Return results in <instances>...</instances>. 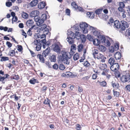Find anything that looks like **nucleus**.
<instances>
[{"label": "nucleus", "instance_id": "nucleus-1", "mask_svg": "<svg viewBox=\"0 0 130 130\" xmlns=\"http://www.w3.org/2000/svg\"><path fill=\"white\" fill-rule=\"evenodd\" d=\"M79 27L81 31L84 34L87 33L89 30H93L94 29V27L88 25L86 22L80 23L79 24Z\"/></svg>", "mask_w": 130, "mask_h": 130}, {"label": "nucleus", "instance_id": "nucleus-2", "mask_svg": "<svg viewBox=\"0 0 130 130\" xmlns=\"http://www.w3.org/2000/svg\"><path fill=\"white\" fill-rule=\"evenodd\" d=\"M61 59L63 63L67 64H68L70 63L69 59L71 57V55L69 52L64 51L62 52Z\"/></svg>", "mask_w": 130, "mask_h": 130}, {"label": "nucleus", "instance_id": "nucleus-3", "mask_svg": "<svg viewBox=\"0 0 130 130\" xmlns=\"http://www.w3.org/2000/svg\"><path fill=\"white\" fill-rule=\"evenodd\" d=\"M102 43L107 46H109L110 45V42L112 41L111 38L108 37H105L104 36H101V38Z\"/></svg>", "mask_w": 130, "mask_h": 130}, {"label": "nucleus", "instance_id": "nucleus-4", "mask_svg": "<svg viewBox=\"0 0 130 130\" xmlns=\"http://www.w3.org/2000/svg\"><path fill=\"white\" fill-rule=\"evenodd\" d=\"M121 80L123 82H130V74L129 73H126L123 75L121 77Z\"/></svg>", "mask_w": 130, "mask_h": 130}, {"label": "nucleus", "instance_id": "nucleus-5", "mask_svg": "<svg viewBox=\"0 0 130 130\" xmlns=\"http://www.w3.org/2000/svg\"><path fill=\"white\" fill-rule=\"evenodd\" d=\"M121 25L120 29L122 31L125 30L126 28L129 27V25L126 21H121Z\"/></svg>", "mask_w": 130, "mask_h": 130}, {"label": "nucleus", "instance_id": "nucleus-6", "mask_svg": "<svg viewBox=\"0 0 130 130\" xmlns=\"http://www.w3.org/2000/svg\"><path fill=\"white\" fill-rule=\"evenodd\" d=\"M59 43L55 44L54 45H53L52 46V48H53L54 51L57 53L60 52V48L59 46Z\"/></svg>", "mask_w": 130, "mask_h": 130}, {"label": "nucleus", "instance_id": "nucleus-7", "mask_svg": "<svg viewBox=\"0 0 130 130\" xmlns=\"http://www.w3.org/2000/svg\"><path fill=\"white\" fill-rule=\"evenodd\" d=\"M111 66L110 69L113 71L116 72L119 69V66L118 63H115Z\"/></svg>", "mask_w": 130, "mask_h": 130}, {"label": "nucleus", "instance_id": "nucleus-8", "mask_svg": "<svg viewBox=\"0 0 130 130\" xmlns=\"http://www.w3.org/2000/svg\"><path fill=\"white\" fill-rule=\"evenodd\" d=\"M96 58L100 60L102 62H104L105 61V60H104V56L100 53H99L95 56V58Z\"/></svg>", "mask_w": 130, "mask_h": 130}, {"label": "nucleus", "instance_id": "nucleus-9", "mask_svg": "<svg viewBox=\"0 0 130 130\" xmlns=\"http://www.w3.org/2000/svg\"><path fill=\"white\" fill-rule=\"evenodd\" d=\"M67 34L68 37L69 38H70L73 39H75V38L74 33L70 30L68 31Z\"/></svg>", "mask_w": 130, "mask_h": 130}, {"label": "nucleus", "instance_id": "nucleus-10", "mask_svg": "<svg viewBox=\"0 0 130 130\" xmlns=\"http://www.w3.org/2000/svg\"><path fill=\"white\" fill-rule=\"evenodd\" d=\"M94 30V28L92 30H91V31H91L93 32V34L95 36H96L98 38H99V37L101 38V36H102L100 35V32L98 30H95V31H93V30Z\"/></svg>", "mask_w": 130, "mask_h": 130}, {"label": "nucleus", "instance_id": "nucleus-11", "mask_svg": "<svg viewBox=\"0 0 130 130\" xmlns=\"http://www.w3.org/2000/svg\"><path fill=\"white\" fill-rule=\"evenodd\" d=\"M39 12L38 11L35 10L32 11L30 13V16L31 17H35L37 15H38L39 14Z\"/></svg>", "mask_w": 130, "mask_h": 130}, {"label": "nucleus", "instance_id": "nucleus-12", "mask_svg": "<svg viewBox=\"0 0 130 130\" xmlns=\"http://www.w3.org/2000/svg\"><path fill=\"white\" fill-rule=\"evenodd\" d=\"M50 47H47L46 49L43 51L42 53L44 57H46V56L48 55L50 52Z\"/></svg>", "mask_w": 130, "mask_h": 130}, {"label": "nucleus", "instance_id": "nucleus-13", "mask_svg": "<svg viewBox=\"0 0 130 130\" xmlns=\"http://www.w3.org/2000/svg\"><path fill=\"white\" fill-rule=\"evenodd\" d=\"M38 0H33L30 3V6L34 7L36 6L38 3Z\"/></svg>", "mask_w": 130, "mask_h": 130}, {"label": "nucleus", "instance_id": "nucleus-14", "mask_svg": "<svg viewBox=\"0 0 130 130\" xmlns=\"http://www.w3.org/2000/svg\"><path fill=\"white\" fill-rule=\"evenodd\" d=\"M88 17L90 19H93L94 17V13L92 12H88L87 13Z\"/></svg>", "mask_w": 130, "mask_h": 130}, {"label": "nucleus", "instance_id": "nucleus-15", "mask_svg": "<svg viewBox=\"0 0 130 130\" xmlns=\"http://www.w3.org/2000/svg\"><path fill=\"white\" fill-rule=\"evenodd\" d=\"M37 58H38L40 61L44 63V59L43 57V56L41 54H38L37 55Z\"/></svg>", "mask_w": 130, "mask_h": 130}, {"label": "nucleus", "instance_id": "nucleus-16", "mask_svg": "<svg viewBox=\"0 0 130 130\" xmlns=\"http://www.w3.org/2000/svg\"><path fill=\"white\" fill-rule=\"evenodd\" d=\"M114 25L116 28H120L121 24L120 22L118 20H116L114 22Z\"/></svg>", "mask_w": 130, "mask_h": 130}, {"label": "nucleus", "instance_id": "nucleus-17", "mask_svg": "<svg viewBox=\"0 0 130 130\" xmlns=\"http://www.w3.org/2000/svg\"><path fill=\"white\" fill-rule=\"evenodd\" d=\"M114 57L116 60H119L121 57V55L120 53L119 52H116L115 54Z\"/></svg>", "mask_w": 130, "mask_h": 130}, {"label": "nucleus", "instance_id": "nucleus-18", "mask_svg": "<svg viewBox=\"0 0 130 130\" xmlns=\"http://www.w3.org/2000/svg\"><path fill=\"white\" fill-rule=\"evenodd\" d=\"M100 68L101 70H104L107 67V65L105 63H100L99 65Z\"/></svg>", "mask_w": 130, "mask_h": 130}, {"label": "nucleus", "instance_id": "nucleus-19", "mask_svg": "<svg viewBox=\"0 0 130 130\" xmlns=\"http://www.w3.org/2000/svg\"><path fill=\"white\" fill-rule=\"evenodd\" d=\"M93 44L95 45H98L100 43V42L97 39H94L92 41Z\"/></svg>", "mask_w": 130, "mask_h": 130}, {"label": "nucleus", "instance_id": "nucleus-20", "mask_svg": "<svg viewBox=\"0 0 130 130\" xmlns=\"http://www.w3.org/2000/svg\"><path fill=\"white\" fill-rule=\"evenodd\" d=\"M45 4L44 2H42L39 3L38 5V8L39 9H43L44 8Z\"/></svg>", "mask_w": 130, "mask_h": 130}, {"label": "nucleus", "instance_id": "nucleus-21", "mask_svg": "<svg viewBox=\"0 0 130 130\" xmlns=\"http://www.w3.org/2000/svg\"><path fill=\"white\" fill-rule=\"evenodd\" d=\"M98 49L102 52H104L105 51L106 48L102 45H100L98 47Z\"/></svg>", "mask_w": 130, "mask_h": 130}, {"label": "nucleus", "instance_id": "nucleus-22", "mask_svg": "<svg viewBox=\"0 0 130 130\" xmlns=\"http://www.w3.org/2000/svg\"><path fill=\"white\" fill-rule=\"evenodd\" d=\"M74 39H73L70 38H69V37H67L66 40L67 41L69 42V44H72L74 43Z\"/></svg>", "mask_w": 130, "mask_h": 130}, {"label": "nucleus", "instance_id": "nucleus-23", "mask_svg": "<svg viewBox=\"0 0 130 130\" xmlns=\"http://www.w3.org/2000/svg\"><path fill=\"white\" fill-rule=\"evenodd\" d=\"M21 14L22 17L24 19H27L28 17V14L24 12H22Z\"/></svg>", "mask_w": 130, "mask_h": 130}, {"label": "nucleus", "instance_id": "nucleus-24", "mask_svg": "<svg viewBox=\"0 0 130 130\" xmlns=\"http://www.w3.org/2000/svg\"><path fill=\"white\" fill-rule=\"evenodd\" d=\"M46 24H44L41 25L40 29L41 30H44L46 31H47L46 34H47L48 32V29L46 28Z\"/></svg>", "mask_w": 130, "mask_h": 130}, {"label": "nucleus", "instance_id": "nucleus-25", "mask_svg": "<svg viewBox=\"0 0 130 130\" xmlns=\"http://www.w3.org/2000/svg\"><path fill=\"white\" fill-rule=\"evenodd\" d=\"M108 62L109 64L111 65L114 63L115 60L113 58L111 57L109 59Z\"/></svg>", "mask_w": 130, "mask_h": 130}, {"label": "nucleus", "instance_id": "nucleus-26", "mask_svg": "<svg viewBox=\"0 0 130 130\" xmlns=\"http://www.w3.org/2000/svg\"><path fill=\"white\" fill-rule=\"evenodd\" d=\"M33 23V21L32 20H29L26 22V24L27 26H31Z\"/></svg>", "mask_w": 130, "mask_h": 130}, {"label": "nucleus", "instance_id": "nucleus-27", "mask_svg": "<svg viewBox=\"0 0 130 130\" xmlns=\"http://www.w3.org/2000/svg\"><path fill=\"white\" fill-rule=\"evenodd\" d=\"M79 38L80 39L82 42H85L86 41V38L84 35H81Z\"/></svg>", "mask_w": 130, "mask_h": 130}, {"label": "nucleus", "instance_id": "nucleus-28", "mask_svg": "<svg viewBox=\"0 0 130 130\" xmlns=\"http://www.w3.org/2000/svg\"><path fill=\"white\" fill-rule=\"evenodd\" d=\"M71 5L73 8H74V9L76 10H77L78 6L76 3L74 2H72L71 4Z\"/></svg>", "mask_w": 130, "mask_h": 130}, {"label": "nucleus", "instance_id": "nucleus-29", "mask_svg": "<svg viewBox=\"0 0 130 130\" xmlns=\"http://www.w3.org/2000/svg\"><path fill=\"white\" fill-rule=\"evenodd\" d=\"M98 53V51L97 50L94 49L92 51L93 55V57L95 58V56Z\"/></svg>", "mask_w": 130, "mask_h": 130}, {"label": "nucleus", "instance_id": "nucleus-30", "mask_svg": "<svg viewBox=\"0 0 130 130\" xmlns=\"http://www.w3.org/2000/svg\"><path fill=\"white\" fill-rule=\"evenodd\" d=\"M11 79L18 80L19 79V76L18 75H12L11 76Z\"/></svg>", "mask_w": 130, "mask_h": 130}, {"label": "nucleus", "instance_id": "nucleus-31", "mask_svg": "<svg viewBox=\"0 0 130 130\" xmlns=\"http://www.w3.org/2000/svg\"><path fill=\"white\" fill-rule=\"evenodd\" d=\"M34 47H35L36 50L37 51H39L41 49V45L40 43H39L38 45H36V46Z\"/></svg>", "mask_w": 130, "mask_h": 130}, {"label": "nucleus", "instance_id": "nucleus-32", "mask_svg": "<svg viewBox=\"0 0 130 130\" xmlns=\"http://www.w3.org/2000/svg\"><path fill=\"white\" fill-rule=\"evenodd\" d=\"M77 47V49L78 50V51L79 52H80L83 48V45L82 44H79Z\"/></svg>", "mask_w": 130, "mask_h": 130}, {"label": "nucleus", "instance_id": "nucleus-33", "mask_svg": "<svg viewBox=\"0 0 130 130\" xmlns=\"http://www.w3.org/2000/svg\"><path fill=\"white\" fill-rule=\"evenodd\" d=\"M98 82L100 84V85L102 86L103 87L106 86L107 84L106 82L105 81L101 82L98 80Z\"/></svg>", "mask_w": 130, "mask_h": 130}, {"label": "nucleus", "instance_id": "nucleus-34", "mask_svg": "<svg viewBox=\"0 0 130 130\" xmlns=\"http://www.w3.org/2000/svg\"><path fill=\"white\" fill-rule=\"evenodd\" d=\"M114 20L112 18H111L110 20L108 22V24L110 26L113 25L114 24Z\"/></svg>", "mask_w": 130, "mask_h": 130}, {"label": "nucleus", "instance_id": "nucleus-35", "mask_svg": "<svg viewBox=\"0 0 130 130\" xmlns=\"http://www.w3.org/2000/svg\"><path fill=\"white\" fill-rule=\"evenodd\" d=\"M44 21L42 20L41 19H40V18L39 20L38 21L37 23V24L38 26H40L43 23Z\"/></svg>", "mask_w": 130, "mask_h": 130}, {"label": "nucleus", "instance_id": "nucleus-36", "mask_svg": "<svg viewBox=\"0 0 130 130\" xmlns=\"http://www.w3.org/2000/svg\"><path fill=\"white\" fill-rule=\"evenodd\" d=\"M87 38L89 41H93V36L89 34L87 35Z\"/></svg>", "mask_w": 130, "mask_h": 130}, {"label": "nucleus", "instance_id": "nucleus-37", "mask_svg": "<svg viewBox=\"0 0 130 130\" xmlns=\"http://www.w3.org/2000/svg\"><path fill=\"white\" fill-rule=\"evenodd\" d=\"M79 58V54L77 53L75 54L73 56V59L74 60H76L78 59Z\"/></svg>", "mask_w": 130, "mask_h": 130}, {"label": "nucleus", "instance_id": "nucleus-38", "mask_svg": "<svg viewBox=\"0 0 130 130\" xmlns=\"http://www.w3.org/2000/svg\"><path fill=\"white\" fill-rule=\"evenodd\" d=\"M112 85L113 87L116 89L118 88L119 86L117 83H113V82H112Z\"/></svg>", "mask_w": 130, "mask_h": 130}, {"label": "nucleus", "instance_id": "nucleus-39", "mask_svg": "<svg viewBox=\"0 0 130 130\" xmlns=\"http://www.w3.org/2000/svg\"><path fill=\"white\" fill-rule=\"evenodd\" d=\"M9 60V58L7 57H2L0 60L1 61H5Z\"/></svg>", "mask_w": 130, "mask_h": 130}, {"label": "nucleus", "instance_id": "nucleus-40", "mask_svg": "<svg viewBox=\"0 0 130 130\" xmlns=\"http://www.w3.org/2000/svg\"><path fill=\"white\" fill-rule=\"evenodd\" d=\"M75 35L77 39H79L80 36L81 35L80 33L78 31H76L75 34Z\"/></svg>", "mask_w": 130, "mask_h": 130}, {"label": "nucleus", "instance_id": "nucleus-41", "mask_svg": "<svg viewBox=\"0 0 130 130\" xmlns=\"http://www.w3.org/2000/svg\"><path fill=\"white\" fill-rule=\"evenodd\" d=\"M51 61L52 62H55L56 60L55 55H53L51 57L50 59Z\"/></svg>", "mask_w": 130, "mask_h": 130}, {"label": "nucleus", "instance_id": "nucleus-42", "mask_svg": "<svg viewBox=\"0 0 130 130\" xmlns=\"http://www.w3.org/2000/svg\"><path fill=\"white\" fill-rule=\"evenodd\" d=\"M9 55L10 56H13L14 55L15 52L13 50H11L9 53Z\"/></svg>", "mask_w": 130, "mask_h": 130}, {"label": "nucleus", "instance_id": "nucleus-43", "mask_svg": "<svg viewBox=\"0 0 130 130\" xmlns=\"http://www.w3.org/2000/svg\"><path fill=\"white\" fill-rule=\"evenodd\" d=\"M50 101L49 99H48V98H46L45 100L44 103L45 104L47 105H49V106H50Z\"/></svg>", "mask_w": 130, "mask_h": 130}, {"label": "nucleus", "instance_id": "nucleus-44", "mask_svg": "<svg viewBox=\"0 0 130 130\" xmlns=\"http://www.w3.org/2000/svg\"><path fill=\"white\" fill-rule=\"evenodd\" d=\"M58 68L60 70H63L65 69V67L63 64H60L58 66Z\"/></svg>", "mask_w": 130, "mask_h": 130}, {"label": "nucleus", "instance_id": "nucleus-45", "mask_svg": "<svg viewBox=\"0 0 130 130\" xmlns=\"http://www.w3.org/2000/svg\"><path fill=\"white\" fill-rule=\"evenodd\" d=\"M102 10H103L102 9H97V10H96L95 11V13L96 14H97L98 15H99V14H100L101 13Z\"/></svg>", "mask_w": 130, "mask_h": 130}, {"label": "nucleus", "instance_id": "nucleus-46", "mask_svg": "<svg viewBox=\"0 0 130 130\" xmlns=\"http://www.w3.org/2000/svg\"><path fill=\"white\" fill-rule=\"evenodd\" d=\"M40 41L38 40H34L33 43L34 44V47L39 44V43H39Z\"/></svg>", "mask_w": 130, "mask_h": 130}, {"label": "nucleus", "instance_id": "nucleus-47", "mask_svg": "<svg viewBox=\"0 0 130 130\" xmlns=\"http://www.w3.org/2000/svg\"><path fill=\"white\" fill-rule=\"evenodd\" d=\"M37 80L34 78H32L30 80L29 82L31 84H35Z\"/></svg>", "mask_w": 130, "mask_h": 130}, {"label": "nucleus", "instance_id": "nucleus-48", "mask_svg": "<svg viewBox=\"0 0 130 130\" xmlns=\"http://www.w3.org/2000/svg\"><path fill=\"white\" fill-rule=\"evenodd\" d=\"M119 44L118 43H116L114 46V48H115V50L117 51L118 50L119 48Z\"/></svg>", "mask_w": 130, "mask_h": 130}, {"label": "nucleus", "instance_id": "nucleus-49", "mask_svg": "<svg viewBox=\"0 0 130 130\" xmlns=\"http://www.w3.org/2000/svg\"><path fill=\"white\" fill-rule=\"evenodd\" d=\"M83 64L84 66L86 67H88L90 65V63L87 61L84 62Z\"/></svg>", "mask_w": 130, "mask_h": 130}, {"label": "nucleus", "instance_id": "nucleus-50", "mask_svg": "<svg viewBox=\"0 0 130 130\" xmlns=\"http://www.w3.org/2000/svg\"><path fill=\"white\" fill-rule=\"evenodd\" d=\"M41 19L44 21L46 19L47 16L46 14H42L41 17Z\"/></svg>", "mask_w": 130, "mask_h": 130}, {"label": "nucleus", "instance_id": "nucleus-51", "mask_svg": "<svg viewBox=\"0 0 130 130\" xmlns=\"http://www.w3.org/2000/svg\"><path fill=\"white\" fill-rule=\"evenodd\" d=\"M109 51L113 53L114 52L115 50V48L111 46L109 48Z\"/></svg>", "mask_w": 130, "mask_h": 130}, {"label": "nucleus", "instance_id": "nucleus-52", "mask_svg": "<svg viewBox=\"0 0 130 130\" xmlns=\"http://www.w3.org/2000/svg\"><path fill=\"white\" fill-rule=\"evenodd\" d=\"M45 64L46 66L48 67V68H51V65L50 62L48 61H46L45 62Z\"/></svg>", "mask_w": 130, "mask_h": 130}, {"label": "nucleus", "instance_id": "nucleus-53", "mask_svg": "<svg viewBox=\"0 0 130 130\" xmlns=\"http://www.w3.org/2000/svg\"><path fill=\"white\" fill-rule=\"evenodd\" d=\"M76 45L75 44H72L71 46V51H72V50H76Z\"/></svg>", "mask_w": 130, "mask_h": 130}, {"label": "nucleus", "instance_id": "nucleus-54", "mask_svg": "<svg viewBox=\"0 0 130 130\" xmlns=\"http://www.w3.org/2000/svg\"><path fill=\"white\" fill-rule=\"evenodd\" d=\"M6 5L7 6L9 7L12 5V4L11 2H8L6 3Z\"/></svg>", "mask_w": 130, "mask_h": 130}, {"label": "nucleus", "instance_id": "nucleus-55", "mask_svg": "<svg viewBox=\"0 0 130 130\" xmlns=\"http://www.w3.org/2000/svg\"><path fill=\"white\" fill-rule=\"evenodd\" d=\"M18 47L17 48V50L19 52H21L23 50V48L22 46L21 45H18Z\"/></svg>", "mask_w": 130, "mask_h": 130}, {"label": "nucleus", "instance_id": "nucleus-56", "mask_svg": "<svg viewBox=\"0 0 130 130\" xmlns=\"http://www.w3.org/2000/svg\"><path fill=\"white\" fill-rule=\"evenodd\" d=\"M113 95L114 96L118 97L119 95V93L117 91L113 92Z\"/></svg>", "mask_w": 130, "mask_h": 130}, {"label": "nucleus", "instance_id": "nucleus-57", "mask_svg": "<svg viewBox=\"0 0 130 130\" xmlns=\"http://www.w3.org/2000/svg\"><path fill=\"white\" fill-rule=\"evenodd\" d=\"M82 127L79 124H77L76 125V129L77 130H81Z\"/></svg>", "mask_w": 130, "mask_h": 130}, {"label": "nucleus", "instance_id": "nucleus-58", "mask_svg": "<svg viewBox=\"0 0 130 130\" xmlns=\"http://www.w3.org/2000/svg\"><path fill=\"white\" fill-rule=\"evenodd\" d=\"M119 6L120 7L124 8L125 7V5L124 3L123 2H120L119 3Z\"/></svg>", "mask_w": 130, "mask_h": 130}, {"label": "nucleus", "instance_id": "nucleus-59", "mask_svg": "<svg viewBox=\"0 0 130 130\" xmlns=\"http://www.w3.org/2000/svg\"><path fill=\"white\" fill-rule=\"evenodd\" d=\"M29 51L31 53V54L32 57H35L36 55V54L34 53L33 51L29 50Z\"/></svg>", "mask_w": 130, "mask_h": 130}, {"label": "nucleus", "instance_id": "nucleus-60", "mask_svg": "<svg viewBox=\"0 0 130 130\" xmlns=\"http://www.w3.org/2000/svg\"><path fill=\"white\" fill-rule=\"evenodd\" d=\"M53 68L55 70H57L58 68V66L57 64H55L53 66Z\"/></svg>", "mask_w": 130, "mask_h": 130}, {"label": "nucleus", "instance_id": "nucleus-61", "mask_svg": "<svg viewBox=\"0 0 130 130\" xmlns=\"http://www.w3.org/2000/svg\"><path fill=\"white\" fill-rule=\"evenodd\" d=\"M70 10L68 9H67L66 10V13L67 15H70Z\"/></svg>", "mask_w": 130, "mask_h": 130}, {"label": "nucleus", "instance_id": "nucleus-62", "mask_svg": "<svg viewBox=\"0 0 130 130\" xmlns=\"http://www.w3.org/2000/svg\"><path fill=\"white\" fill-rule=\"evenodd\" d=\"M40 19V18L38 17V15H37L34 17V19L35 21L37 22Z\"/></svg>", "mask_w": 130, "mask_h": 130}, {"label": "nucleus", "instance_id": "nucleus-63", "mask_svg": "<svg viewBox=\"0 0 130 130\" xmlns=\"http://www.w3.org/2000/svg\"><path fill=\"white\" fill-rule=\"evenodd\" d=\"M6 44L9 48L11 47L12 46V44L9 41H7L6 42Z\"/></svg>", "mask_w": 130, "mask_h": 130}, {"label": "nucleus", "instance_id": "nucleus-64", "mask_svg": "<svg viewBox=\"0 0 130 130\" xmlns=\"http://www.w3.org/2000/svg\"><path fill=\"white\" fill-rule=\"evenodd\" d=\"M126 13L124 11L123 12H122L121 13H120L122 15V17L123 18H125L126 17Z\"/></svg>", "mask_w": 130, "mask_h": 130}]
</instances>
